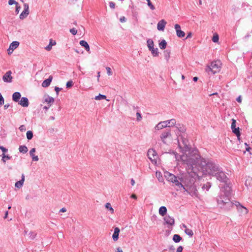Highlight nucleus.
Here are the masks:
<instances>
[{
    "label": "nucleus",
    "mask_w": 252,
    "mask_h": 252,
    "mask_svg": "<svg viewBox=\"0 0 252 252\" xmlns=\"http://www.w3.org/2000/svg\"><path fill=\"white\" fill-rule=\"evenodd\" d=\"M167 213V209L164 206H161L159 209V214L161 216H164Z\"/></svg>",
    "instance_id": "nucleus-26"
},
{
    "label": "nucleus",
    "mask_w": 252,
    "mask_h": 252,
    "mask_svg": "<svg viewBox=\"0 0 252 252\" xmlns=\"http://www.w3.org/2000/svg\"><path fill=\"white\" fill-rule=\"evenodd\" d=\"M18 2H17L15 0H9L8 1V4L9 5H12V4H16L18 5Z\"/></svg>",
    "instance_id": "nucleus-43"
},
{
    "label": "nucleus",
    "mask_w": 252,
    "mask_h": 252,
    "mask_svg": "<svg viewBox=\"0 0 252 252\" xmlns=\"http://www.w3.org/2000/svg\"><path fill=\"white\" fill-rule=\"evenodd\" d=\"M79 43L82 46H83L85 48V49L88 52H89V53L90 52V46H89V44H88V43L86 41L81 40L80 41Z\"/></svg>",
    "instance_id": "nucleus-21"
},
{
    "label": "nucleus",
    "mask_w": 252,
    "mask_h": 252,
    "mask_svg": "<svg viewBox=\"0 0 252 252\" xmlns=\"http://www.w3.org/2000/svg\"><path fill=\"white\" fill-rule=\"evenodd\" d=\"M191 36H192V33H191V32H189V33H188L186 38H190V37H191Z\"/></svg>",
    "instance_id": "nucleus-56"
},
{
    "label": "nucleus",
    "mask_w": 252,
    "mask_h": 252,
    "mask_svg": "<svg viewBox=\"0 0 252 252\" xmlns=\"http://www.w3.org/2000/svg\"><path fill=\"white\" fill-rule=\"evenodd\" d=\"M221 67V63L220 61H215L212 62L210 65H208L206 68L207 72H211L214 74L219 72Z\"/></svg>",
    "instance_id": "nucleus-3"
},
{
    "label": "nucleus",
    "mask_w": 252,
    "mask_h": 252,
    "mask_svg": "<svg viewBox=\"0 0 252 252\" xmlns=\"http://www.w3.org/2000/svg\"><path fill=\"white\" fill-rule=\"evenodd\" d=\"M4 104V98L0 93V107Z\"/></svg>",
    "instance_id": "nucleus-41"
},
{
    "label": "nucleus",
    "mask_w": 252,
    "mask_h": 252,
    "mask_svg": "<svg viewBox=\"0 0 252 252\" xmlns=\"http://www.w3.org/2000/svg\"><path fill=\"white\" fill-rule=\"evenodd\" d=\"M61 89L59 87H55V90L57 94H58L59 92L61 91Z\"/></svg>",
    "instance_id": "nucleus-53"
},
{
    "label": "nucleus",
    "mask_w": 252,
    "mask_h": 252,
    "mask_svg": "<svg viewBox=\"0 0 252 252\" xmlns=\"http://www.w3.org/2000/svg\"><path fill=\"white\" fill-rule=\"evenodd\" d=\"M120 21H121V22H125V21H126V18H125V17H124V16H123V17H122L120 18Z\"/></svg>",
    "instance_id": "nucleus-54"
},
{
    "label": "nucleus",
    "mask_w": 252,
    "mask_h": 252,
    "mask_svg": "<svg viewBox=\"0 0 252 252\" xmlns=\"http://www.w3.org/2000/svg\"><path fill=\"white\" fill-rule=\"evenodd\" d=\"M167 24L166 21L164 20H161L159 21L157 25V29L158 31H163L165 28V27Z\"/></svg>",
    "instance_id": "nucleus-12"
},
{
    "label": "nucleus",
    "mask_w": 252,
    "mask_h": 252,
    "mask_svg": "<svg viewBox=\"0 0 252 252\" xmlns=\"http://www.w3.org/2000/svg\"><path fill=\"white\" fill-rule=\"evenodd\" d=\"M35 152V148L32 149L31 150V151H30V156L32 157H33V156H34V153Z\"/></svg>",
    "instance_id": "nucleus-45"
},
{
    "label": "nucleus",
    "mask_w": 252,
    "mask_h": 252,
    "mask_svg": "<svg viewBox=\"0 0 252 252\" xmlns=\"http://www.w3.org/2000/svg\"><path fill=\"white\" fill-rule=\"evenodd\" d=\"M175 29L178 37L182 38L185 36V33L181 29V27L179 24L175 25Z\"/></svg>",
    "instance_id": "nucleus-9"
},
{
    "label": "nucleus",
    "mask_w": 252,
    "mask_h": 252,
    "mask_svg": "<svg viewBox=\"0 0 252 252\" xmlns=\"http://www.w3.org/2000/svg\"><path fill=\"white\" fill-rule=\"evenodd\" d=\"M147 156L153 163H157L158 156L155 150L149 149L147 152Z\"/></svg>",
    "instance_id": "nucleus-4"
},
{
    "label": "nucleus",
    "mask_w": 252,
    "mask_h": 252,
    "mask_svg": "<svg viewBox=\"0 0 252 252\" xmlns=\"http://www.w3.org/2000/svg\"><path fill=\"white\" fill-rule=\"evenodd\" d=\"M16 12L18 13L19 11V9L20 8V6L18 5H18H16Z\"/></svg>",
    "instance_id": "nucleus-55"
},
{
    "label": "nucleus",
    "mask_w": 252,
    "mask_h": 252,
    "mask_svg": "<svg viewBox=\"0 0 252 252\" xmlns=\"http://www.w3.org/2000/svg\"><path fill=\"white\" fill-rule=\"evenodd\" d=\"M183 249V248L182 246H179L177 248L176 252H182Z\"/></svg>",
    "instance_id": "nucleus-50"
},
{
    "label": "nucleus",
    "mask_w": 252,
    "mask_h": 252,
    "mask_svg": "<svg viewBox=\"0 0 252 252\" xmlns=\"http://www.w3.org/2000/svg\"><path fill=\"white\" fill-rule=\"evenodd\" d=\"M147 46L149 49L151 51V53L153 56L156 57L158 55V48H154V42L152 39H149L147 41Z\"/></svg>",
    "instance_id": "nucleus-5"
},
{
    "label": "nucleus",
    "mask_w": 252,
    "mask_h": 252,
    "mask_svg": "<svg viewBox=\"0 0 252 252\" xmlns=\"http://www.w3.org/2000/svg\"><path fill=\"white\" fill-rule=\"evenodd\" d=\"M250 150H251V148L250 147H249L246 148V151L249 152H250V154L251 155H252V153L250 152Z\"/></svg>",
    "instance_id": "nucleus-61"
},
{
    "label": "nucleus",
    "mask_w": 252,
    "mask_h": 252,
    "mask_svg": "<svg viewBox=\"0 0 252 252\" xmlns=\"http://www.w3.org/2000/svg\"><path fill=\"white\" fill-rule=\"evenodd\" d=\"M156 176L158 178L159 181L162 179V177L160 174V172H156Z\"/></svg>",
    "instance_id": "nucleus-42"
},
{
    "label": "nucleus",
    "mask_w": 252,
    "mask_h": 252,
    "mask_svg": "<svg viewBox=\"0 0 252 252\" xmlns=\"http://www.w3.org/2000/svg\"><path fill=\"white\" fill-rule=\"evenodd\" d=\"M12 72L11 71H7L3 76L2 80L4 82L11 83L12 81L13 77L11 75Z\"/></svg>",
    "instance_id": "nucleus-7"
},
{
    "label": "nucleus",
    "mask_w": 252,
    "mask_h": 252,
    "mask_svg": "<svg viewBox=\"0 0 252 252\" xmlns=\"http://www.w3.org/2000/svg\"><path fill=\"white\" fill-rule=\"evenodd\" d=\"M131 184L132 186H134L135 184V181L133 179L131 180Z\"/></svg>",
    "instance_id": "nucleus-62"
},
{
    "label": "nucleus",
    "mask_w": 252,
    "mask_h": 252,
    "mask_svg": "<svg viewBox=\"0 0 252 252\" xmlns=\"http://www.w3.org/2000/svg\"><path fill=\"white\" fill-rule=\"evenodd\" d=\"M160 139L162 141L166 144L167 143V139L171 140V134L170 131L163 132L160 135Z\"/></svg>",
    "instance_id": "nucleus-6"
},
{
    "label": "nucleus",
    "mask_w": 252,
    "mask_h": 252,
    "mask_svg": "<svg viewBox=\"0 0 252 252\" xmlns=\"http://www.w3.org/2000/svg\"><path fill=\"white\" fill-rule=\"evenodd\" d=\"M19 104L23 107H27L29 106V100L27 97H23L21 98V100Z\"/></svg>",
    "instance_id": "nucleus-14"
},
{
    "label": "nucleus",
    "mask_w": 252,
    "mask_h": 252,
    "mask_svg": "<svg viewBox=\"0 0 252 252\" xmlns=\"http://www.w3.org/2000/svg\"><path fill=\"white\" fill-rule=\"evenodd\" d=\"M116 252H123L122 249L120 247L117 248Z\"/></svg>",
    "instance_id": "nucleus-57"
},
{
    "label": "nucleus",
    "mask_w": 252,
    "mask_h": 252,
    "mask_svg": "<svg viewBox=\"0 0 252 252\" xmlns=\"http://www.w3.org/2000/svg\"><path fill=\"white\" fill-rule=\"evenodd\" d=\"M166 122L164 121L159 123L155 127L156 130H159L167 127Z\"/></svg>",
    "instance_id": "nucleus-16"
},
{
    "label": "nucleus",
    "mask_w": 252,
    "mask_h": 252,
    "mask_svg": "<svg viewBox=\"0 0 252 252\" xmlns=\"http://www.w3.org/2000/svg\"><path fill=\"white\" fill-rule=\"evenodd\" d=\"M214 176H215L217 177V179L220 181H224L226 179V176L225 174L220 169Z\"/></svg>",
    "instance_id": "nucleus-10"
},
{
    "label": "nucleus",
    "mask_w": 252,
    "mask_h": 252,
    "mask_svg": "<svg viewBox=\"0 0 252 252\" xmlns=\"http://www.w3.org/2000/svg\"><path fill=\"white\" fill-rule=\"evenodd\" d=\"M44 101L47 103L49 105L53 103L54 102V98L48 95H45L44 96Z\"/></svg>",
    "instance_id": "nucleus-20"
},
{
    "label": "nucleus",
    "mask_w": 252,
    "mask_h": 252,
    "mask_svg": "<svg viewBox=\"0 0 252 252\" xmlns=\"http://www.w3.org/2000/svg\"><path fill=\"white\" fill-rule=\"evenodd\" d=\"M181 159L184 164L187 165L188 172L190 170V172H192L194 175L192 177L196 176V173L194 171V168H200L204 169V164L205 163V159L202 158L198 150L189 149L186 150L185 152L181 156Z\"/></svg>",
    "instance_id": "nucleus-1"
},
{
    "label": "nucleus",
    "mask_w": 252,
    "mask_h": 252,
    "mask_svg": "<svg viewBox=\"0 0 252 252\" xmlns=\"http://www.w3.org/2000/svg\"><path fill=\"white\" fill-rule=\"evenodd\" d=\"M197 80H198V77H194L193 78V80L194 81H195H195H197Z\"/></svg>",
    "instance_id": "nucleus-64"
},
{
    "label": "nucleus",
    "mask_w": 252,
    "mask_h": 252,
    "mask_svg": "<svg viewBox=\"0 0 252 252\" xmlns=\"http://www.w3.org/2000/svg\"><path fill=\"white\" fill-rule=\"evenodd\" d=\"M61 212H65L66 211V209L65 208H62L60 211Z\"/></svg>",
    "instance_id": "nucleus-60"
},
{
    "label": "nucleus",
    "mask_w": 252,
    "mask_h": 252,
    "mask_svg": "<svg viewBox=\"0 0 252 252\" xmlns=\"http://www.w3.org/2000/svg\"><path fill=\"white\" fill-rule=\"evenodd\" d=\"M142 119V116L140 113L137 112L136 113V120L137 121H140Z\"/></svg>",
    "instance_id": "nucleus-39"
},
{
    "label": "nucleus",
    "mask_w": 252,
    "mask_h": 252,
    "mask_svg": "<svg viewBox=\"0 0 252 252\" xmlns=\"http://www.w3.org/2000/svg\"><path fill=\"white\" fill-rule=\"evenodd\" d=\"M165 122H166L167 124V127H171L174 126L176 124V120L174 119H171L168 121H164Z\"/></svg>",
    "instance_id": "nucleus-25"
},
{
    "label": "nucleus",
    "mask_w": 252,
    "mask_h": 252,
    "mask_svg": "<svg viewBox=\"0 0 252 252\" xmlns=\"http://www.w3.org/2000/svg\"><path fill=\"white\" fill-rule=\"evenodd\" d=\"M24 10L20 15V18L23 19L25 18L29 14V5L27 3H25L24 5Z\"/></svg>",
    "instance_id": "nucleus-8"
},
{
    "label": "nucleus",
    "mask_w": 252,
    "mask_h": 252,
    "mask_svg": "<svg viewBox=\"0 0 252 252\" xmlns=\"http://www.w3.org/2000/svg\"><path fill=\"white\" fill-rule=\"evenodd\" d=\"M72 85H73V82L72 81H68L66 84L67 88L71 87Z\"/></svg>",
    "instance_id": "nucleus-46"
},
{
    "label": "nucleus",
    "mask_w": 252,
    "mask_h": 252,
    "mask_svg": "<svg viewBox=\"0 0 252 252\" xmlns=\"http://www.w3.org/2000/svg\"><path fill=\"white\" fill-rule=\"evenodd\" d=\"M164 220L167 224L173 225L174 224V219L169 216L164 217Z\"/></svg>",
    "instance_id": "nucleus-15"
},
{
    "label": "nucleus",
    "mask_w": 252,
    "mask_h": 252,
    "mask_svg": "<svg viewBox=\"0 0 252 252\" xmlns=\"http://www.w3.org/2000/svg\"><path fill=\"white\" fill-rule=\"evenodd\" d=\"M237 101L239 102V103H241L242 102V99H241V97L240 96H239L237 98Z\"/></svg>",
    "instance_id": "nucleus-58"
},
{
    "label": "nucleus",
    "mask_w": 252,
    "mask_h": 252,
    "mask_svg": "<svg viewBox=\"0 0 252 252\" xmlns=\"http://www.w3.org/2000/svg\"><path fill=\"white\" fill-rule=\"evenodd\" d=\"M220 169L219 166L211 161H207L205 159L204 169H201L204 174H208L214 176L217 174V172Z\"/></svg>",
    "instance_id": "nucleus-2"
},
{
    "label": "nucleus",
    "mask_w": 252,
    "mask_h": 252,
    "mask_svg": "<svg viewBox=\"0 0 252 252\" xmlns=\"http://www.w3.org/2000/svg\"><path fill=\"white\" fill-rule=\"evenodd\" d=\"M4 158H6V159H10V157H8V156L5 155L3 153L2 154V160H3V161L5 162V160L4 159Z\"/></svg>",
    "instance_id": "nucleus-48"
},
{
    "label": "nucleus",
    "mask_w": 252,
    "mask_h": 252,
    "mask_svg": "<svg viewBox=\"0 0 252 252\" xmlns=\"http://www.w3.org/2000/svg\"><path fill=\"white\" fill-rule=\"evenodd\" d=\"M167 45V43L165 40H162L159 43V47L161 49H164L166 48Z\"/></svg>",
    "instance_id": "nucleus-29"
},
{
    "label": "nucleus",
    "mask_w": 252,
    "mask_h": 252,
    "mask_svg": "<svg viewBox=\"0 0 252 252\" xmlns=\"http://www.w3.org/2000/svg\"><path fill=\"white\" fill-rule=\"evenodd\" d=\"M106 98V95H103V94H99L98 95L96 96L95 97V99L97 100H101V99H104Z\"/></svg>",
    "instance_id": "nucleus-34"
},
{
    "label": "nucleus",
    "mask_w": 252,
    "mask_h": 252,
    "mask_svg": "<svg viewBox=\"0 0 252 252\" xmlns=\"http://www.w3.org/2000/svg\"><path fill=\"white\" fill-rule=\"evenodd\" d=\"M19 45V43L18 41L12 42L10 44L9 47L8 49L7 50L8 54H11L14 49H15L16 48H17L18 47Z\"/></svg>",
    "instance_id": "nucleus-11"
},
{
    "label": "nucleus",
    "mask_w": 252,
    "mask_h": 252,
    "mask_svg": "<svg viewBox=\"0 0 252 252\" xmlns=\"http://www.w3.org/2000/svg\"><path fill=\"white\" fill-rule=\"evenodd\" d=\"M7 216H8V211H6V212H5V215H4V219L7 218Z\"/></svg>",
    "instance_id": "nucleus-63"
},
{
    "label": "nucleus",
    "mask_w": 252,
    "mask_h": 252,
    "mask_svg": "<svg viewBox=\"0 0 252 252\" xmlns=\"http://www.w3.org/2000/svg\"><path fill=\"white\" fill-rule=\"evenodd\" d=\"M106 70H107V74L109 76L112 75V71L111 70V68L109 67H106Z\"/></svg>",
    "instance_id": "nucleus-38"
},
{
    "label": "nucleus",
    "mask_w": 252,
    "mask_h": 252,
    "mask_svg": "<svg viewBox=\"0 0 252 252\" xmlns=\"http://www.w3.org/2000/svg\"><path fill=\"white\" fill-rule=\"evenodd\" d=\"M105 207L106 208L109 210L111 214H113L114 210V209L112 207L111 204L110 203H107L105 204Z\"/></svg>",
    "instance_id": "nucleus-32"
},
{
    "label": "nucleus",
    "mask_w": 252,
    "mask_h": 252,
    "mask_svg": "<svg viewBox=\"0 0 252 252\" xmlns=\"http://www.w3.org/2000/svg\"><path fill=\"white\" fill-rule=\"evenodd\" d=\"M173 240L175 242L178 243L182 240V237L179 235L175 234L173 235Z\"/></svg>",
    "instance_id": "nucleus-30"
},
{
    "label": "nucleus",
    "mask_w": 252,
    "mask_h": 252,
    "mask_svg": "<svg viewBox=\"0 0 252 252\" xmlns=\"http://www.w3.org/2000/svg\"><path fill=\"white\" fill-rule=\"evenodd\" d=\"M147 1V4L150 7V9L152 10H154L155 9V6L152 4L150 0H146Z\"/></svg>",
    "instance_id": "nucleus-37"
},
{
    "label": "nucleus",
    "mask_w": 252,
    "mask_h": 252,
    "mask_svg": "<svg viewBox=\"0 0 252 252\" xmlns=\"http://www.w3.org/2000/svg\"><path fill=\"white\" fill-rule=\"evenodd\" d=\"M53 79L52 76H50L49 78L46 80H45L42 84V86L43 87H48Z\"/></svg>",
    "instance_id": "nucleus-19"
},
{
    "label": "nucleus",
    "mask_w": 252,
    "mask_h": 252,
    "mask_svg": "<svg viewBox=\"0 0 252 252\" xmlns=\"http://www.w3.org/2000/svg\"><path fill=\"white\" fill-rule=\"evenodd\" d=\"M70 32L73 35H75L77 33V31L75 28H72V29L70 30Z\"/></svg>",
    "instance_id": "nucleus-44"
},
{
    "label": "nucleus",
    "mask_w": 252,
    "mask_h": 252,
    "mask_svg": "<svg viewBox=\"0 0 252 252\" xmlns=\"http://www.w3.org/2000/svg\"><path fill=\"white\" fill-rule=\"evenodd\" d=\"M32 159L34 161H38V158L37 156H33V157H32Z\"/></svg>",
    "instance_id": "nucleus-52"
},
{
    "label": "nucleus",
    "mask_w": 252,
    "mask_h": 252,
    "mask_svg": "<svg viewBox=\"0 0 252 252\" xmlns=\"http://www.w3.org/2000/svg\"><path fill=\"white\" fill-rule=\"evenodd\" d=\"M230 199L227 197H224L223 198L220 197V199L218 200V204L224 205L226 203H229Z\"/></svg>",
    "instance_id": "nucleus-17"
},
{
    "label": "nucleus",
    "mask_w": 252,
    "mask_h": 252,
    "mask_svg": "<svg viewBox=\"0 0 252 252\" xmlns=\"http://www.w3.org/2000/svg\"><path fill=\"white\" fill-rule=\"evenodd\" d=\"M24 181H25V176L24 174H22V179L20 181L17 182L15 183V186L18 188H21L23 186Z\"/></svg>",
    "instance_id": "nucleus-22"
},
{
    "label": "nucleus",
    "mask_w": 252,
    "mask_h": 252,
    "mask_svg": "<svg viewBox=\"0 0 252 252\" xmlns=\"http://www.w3.org/2000/svg\"><path fill=\"white\" fill-rule=\"evenodd\" d=\"M19 150L21 153H26L28 152V148L25 146H21L19 148Z\"/></svg>",
    "instance_id": "nucleus-31"
},
{
    "label": "nucleus",
    "mask_w": 252,
    "mask_h": 252,
    "mask_svg": "<svg viewBox=\"0 0 252 252\" xmlns=\"http://www.w3.org/2000/svg\"><path fill=\"white\" fill-rule=\"evenodd\" d=\"M165 177L169 181H170L172 183L174 182L175 180L177 178V177L174 175L169 172L165 173Z\"/></svg>",
    "instance_id": "nucleus-13"
},
{
    "label": "nucleus",
    "mask_w": 252,
    "mask_h": 252,
    "mask_svg": "<svg viewBox=\"0 0 252 252\" xmlns=\"http://www.w3.org/2000/svg\"><path fill=\"white\" fill-rule=\"evenodd\" d=\"M21 94L19 92H15L12 95V99L15 102H18L21 97Z\"/></svg>",
    "instance_id": "nucleus-24"
},
{
    "label": "nucleus",
    "mask_w": 252,
    "mask_h": 252,
    "mask_svg": "<svg viewBox=\"0 0 252 252\" xmlns=\"http://www.w3.org/2000/svg\"><path fill=\"white\" fill-rule=\"evenodd\" d=\"M185 232L189 236L192 237L193 235V232L191 229L187 228L186 230H185Z\"/></svg>",
    "instance_id": "nucleus-33"
},
{
    "label": "nucleus",
    "mask_w": 252,
    "mask_h": 252,
    "mask_svg": "<svg viewBox=\"0 0 252 252\" xmlns=\"http://www.w3.org/2000/svg\"><path fill=\"white\" fill-rule=\"evenodd\" d=\"M232 132L236 134V135L237 136V137L238 138V139L240 140L241 133L240 132L239 127L234 128L233 129H232Z\"/></svg>",
    "instance_id": "nucleus-27"
},
{
    "label": "nucleus",
    "mask_w": 252,
    "mask_h": 252,
    "mask_svg": "<svg viewBox=\"0 0 252 252\" xmlns=\"http://www.w3.org/2000/svg\"><path fill=\"white\" fill-rule=\"evenodd\" d=\"M219 39V35L217 33H215L213 35L212 37V41L214 42H218Z\"/></svg>",
    "instance_id": "nucleus-36"
},
{
    "label": "nucleus",
    "mask_w": 252,
    "mask_h": 252,
    "mask_svg": "<svg viewBox=\"0 0 252 252\" xmlns=\"http://www.w3.org/2000/svg\"><path fill=\"white\" fill-rule=\"evenodd\" d=\"M120 231V229L118 227L115 228L114 232L112 235V238L114 241H117L118 240Z\"/></svg>",
    "instance_id": "nucleus-18"
},
{
    "label": "nucleus",
    "mask_w": 252,
    "mask_h": 252,
    "mask_svg": "<svg viewBox=\"0 0 252 252\" xmlns=\"http://www.w3.org/2000/svg\"><path fill=\"white\" fill-rule=\"evenodd\" d=\"M173 183L175 184L176 186L179 188H182L185 191H187L184 186L178 180L177 178L175 180L174 182H173Z\"/></svg>",
    "instance_id": "nucleus-28"
},
{
    "label": "nucleus",
    "mask_w": 252,
    "mask_h": 252,
    "mask_svg": "<svg viewBox=\"0 0 252 252\" xmlns=\"http://www.w3.org/2000/svg\"><path fill=\"white\" fill-rule=\"evenodd\" d=\"M232 124H231V129H233L234 128H236V121L234 119H232Z\"/></svg>",
    "instance_id": "nucleus-40"
},
{
    "label": "nucleus",
    "mask_w": 252,
    "mask_h": 252,
    "mask_svg": "<svg viewBox=\"0 0 252 252\" xmlns=\"http://www.w3.org/2000/svg\"><path fill=\"white\" fill-rule=\"evenodd\" d=\"M131 197L132 198H133V199H137V196L135 194H132L131 195Z\"/></svg>",
    "instance_id": "nucleus-59"
},
{
    "label": "nucleus",
    "mask_w": 252,
    "mask_h": 252,
    "mask_svg": "<svg viewBox=\"0 0 252 252\" xmlns=\"http://www.w3.org/2000/svg\"><path fill=\"white\" fill-rule=\"evenodd\" d=\"M109 6L110 7V8H112V9H114L115 8V3L112 1H110L109 2Z\"/></svg>",
    "instance_id": "nucleus-47"
},
{
    "label": "nucleus",
    "mask_w": 252,
    "mask_h": 252,
    "mask_svg": "<svg viewBox=\"0 0 252 252\" xmlns=\"http://www.w3.org/2000/svg\"><path fill=\"white\" fill-rule=\"evenodd\" d=\"M56 44V42L55 40H53L52 39H50L49 44L48 46H47L45 49L49 51L52 49V46L53 45H55Z\"/></svg>",
    "instance_id": "nucleus-23"
},
{
    "label": "nucleus",
    "mask_w": 252,
    "mask_h": 252,
    "mask_svg": "<svg viewBox=\"0 0 252 252\" xmlns=\"http://www.w3.org/2000/svg\"><path fill=\"white\" fill-rule=\"evenodd\" d=\"M26 135H27V138L29 140L31 139L33 137L32 132L31 130L28 131L27 132Z\"/></svg>",
    "instance_id": "nucleus-35"
},
{
    "label": "nucleus",
    "mask_w": 252,
    "mask_h": 252,
    "mask_svg": "<svg viewBox=\"0 0 252 252\" xmlns=\"http://www.w3.org/2000/svg\"><path fill=\"white\" fill-rule=\"evenodd\" d=\"M0 149L3 152H6L7 151V149L3 147V146H0Z\"/></svg>",
    "instance_id": "nucleus-51"
},
{
    "label": "nucleus",
    "mask_w": 252,
    "mask_h": 252,
    "mask_svg": "<svg viewBox=\"0 0 252 252\" xmlns=\"http://www.w3.org/2000/svg\"><path fill=\"white\" fill-rule=\"evenodd\" d=\"M19 129H20L21 131H25V130H26V127H25V126H24V125H22V126H21L19 127Z\"/></svg>",
    "instance_id": "nucleus-49"
}]
</instances>
